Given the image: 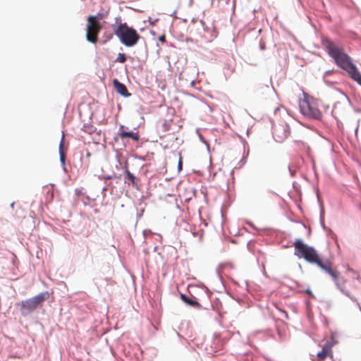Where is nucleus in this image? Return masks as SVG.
Segmentation results:
<instances>
[{"label":"nucleus","instance_id":"f257e3e1","mask_svg":"<svg viewBox=\"0 0 361 361\" xmlns=\"http://www.w3.org/2000/svg\"><path fill=\"white\" fill-rule=\"evenodd\" d=\"M322 43L335 63L345 71L350 78L361 86V74L350 57L344 51L343 47L328 39H324Z\"/></svg>","mask_w":361,"mask_h":361},{"label":"nucleus","instance_id":"f03ea898","mask_svg":"<svg viewBox=\"0 0 361 361\" xmlns=\"http://www.w3.org/2000/svg\"><path fill=\"white\" fill-rule=\"evenodd\" d=\"M294 255L299 259L303 258L307 262L317 264L319 268L329 274L336 281L339 272L332 267V263L329 259L322 261L317 250L305 244L301 239H296L293 243Z\"/></svg>","mask_w":361,"mask_h":361},{"label":"nucleus","instance_id":"7ed1b4c3","mask_svg":"<svg viewBox=\"0 0 361 361\" xmlns=\"http://www.w3.org/2000/svg\"><path fill=\"white\" fill-rule=\"evenodd\" d=\"M114 34L118 37L121 42L126 47H133L135 45L140 36L137 32L128 26L126 23H121L114 28Z\"/></svg>","mask_w":361,"mask_h":361},{"label":"nucleus","instance_id":"20e7f679","mask_svg":"<svg viewBox=\"0 0 361 361\" xmlns=\"http://www.w3.org/2000/svg\"><path fill=\"white\" fill-rule=\"evenodd\" d=\"M49 298V293L48 291L40 293L39 294L17 302L16 306L19 308L22 316L26 317L34 312L39 306Z\"/></svg>","mask_w":361,"mask_h":361},{"label":"nucleus","instance_id":"39448f33","mask_svg":"<svg viewBox=\"0 0 361 361\" xmlns=\"http://www.w3.org/2000/svg\"><path fill=\"white\" fill-rule=\"evenodd\" d=\"M100 14L97 16H89L87 18L86 39L88 42L96 44L98 40V35L102 28L99 22Z\"/></svg>","mask_w":361,"mask_h":361},{"label":"nucleus","instance_id":"423d86ee","mask_svg":"<svg viewBox=\"0 0 361 361\" xmlns=\"http://www.w3.org/2000/svg\"><path fill=\"white\" fill-rule=\"evenodd\" d=\"M300 109L301 113L307 117L319 119L322 116V113L312 97L305 95L303 99L300 101Z\"/></svg>","mask_w":361,"mask_h":361},{"label":"nucleus","instance_id":"0eeeda50","mask_svg":"<svg viewBox=\"0 0 361 361\" xmlns=\"http://www.w3.org/2000/svg\"><path fill=\"white\" fill-rule=\"evenodd\" d=\"M337 343L334 336L327 341L322 347V351L317 353V358L319 361H324L327 357H333L332 347Z\"/></svg>","mask_w":361,"mask_h":361},{"label":"nucleus","instance_id":"6e6552de","mask_svg":"<svg viewBox=\"0 0 361 361\" xmlns=\"http://www.w3.org/2000/svg\"><path fill=\"white\" fill-rule=\"evenodd\" d=\"M113 85L116 91L121 95L125 97H128L130 95L125 85L120 82L117 79H114L113 80Z\"/></svg>","mask_w":361,"mask_h":361},{"label":"nucleus","instance_id":"1a4fd4ad","mask_svg":"<svg viewBox=\"0 0 361 361\" xmlns=\"http://www.w3.org/2000/svg\"><path fill=\"white\" fill-rule=\"evenodd\" d=\"M123 126H121L120 128V133H119V136H120L121 139L124 140L126 137H129L135 141L139 140L140 135L137 132H133V131L127 132V131L123 130Z\"/></svg>","mask_w":361,"mask_h":361},{"label":"nucleus","instance_id":"9d476101","mask_svg":"<svg viewBox=\"0 0 361 361\" xmlns=\"http://www.w3.org/2000/svg\"><path fill=\"white\" fill-rule=\"evenodd\" d=\"M274 135L278 142H282L284 139L288 137L289 132L286 131L285 128H283L282 129L276 128L274 130Z\"/></svg>","mask_w":361,"mask_h":361},{"label":"nucleus","instance_id":"9b49d317","mask_svg":"<svg viewBox=\"0 0 361 361\" xmlns=\"http://www.w3.org/2000/svg\"><path fill=\"white\" fill-rule=\"evenodd\" d=\"M59 154H60V161L61 164L65 168V161H66V154L64 152V136L63 135L61 140L59 144Z\"/></svg>","mask_w":361,"mask_h":361},{"label":"nucleus","instance_id":"f8f14e48","mask_svg":"<svg viewBox=\"0 0 361 361\" xmlns=\"http://www.w3.org/2000/svg\"><path fill=\"white\" fill-rule=\"evenodd\" d=\"M180 298L183 301H184L186 304H188L190 306L197 307H200V304L198 302L193 300L192 299H190L184 294H181Z\"/></svg>","mask_w":361,"mask_h":361},{"label":"nucleus","instance_id":"ddd939ff","mask_svg":"<svg viewBox=\"0 0 361 361\" xmlns=\"http://www.w3.org/2000/svg\"><path fill=\"white\" fill-rule=\"evenodd\" d=\"M126 178L130 180L132 185L133 186H136L137 185V183L135 182V177L134 176V175L133 173H131L130 172V171L128 169H126Z\"/></svg>","mask_w":361,"mask_h":361},{"label":"nucleus","instance_id":"4468645a","mask_svg":"<svg viewBox=\"0 0 361 361\" xmlns=\"http://www.w3.org/2000/svg\"><path fill=\"white\" fill-rule=\"evenodd\" d=\"M82 130L88 134H92L94 132L95 128L91 124H85L82 127Z\"/></svg>","mask_w":361,"mask_h":361},{"label":"nucleus","instance_id":"2eb2a0df","mask_svg":"<svg viewBox=\"0 0 361 361\" xmlns=\"http://www.w3.org/2000/svg\"><path fill=\"white\" fill-rule=\"evenodd\" d=\"M126 61V56L123 53H119L117 59H116V62L119 63H125Z\"/></svg>","mask_w":361,"mask_h":361},{"label":"nucleus","instance_id":"dca6fc26","mask_svg":"<svg viewBox=\"0 0 361 361\" xmlns=\"http://www.w3.org/2000/svg\"><path fill=\"white\" fill-rule=\"evenodd\" d=\"M159 40L161 42H164L166 41V38L164 35H161L159 37Z\"/></svg>","mask_w":361,"mask_h":361},{"label":"nucleus","instance_id":"f3484780","mask_svg":"<svg viewBox=\"0 0 361 361\" xmlns=\"http://www.w3.org/2000/svg\"><path fill=\"white\" fill-rule=\"evenodd\" d=\"M163 127L166 131L169 130V126L166 123H164Z\"/></svg>","mask_w":361,"mask_h":361},{"label":"nucleus","instance_id":"a211bd4d","mask_svg":"<svg viewBox=\"0 0 361 361\" xmlns=\"http://www.w3.org/2000/svg\"><path fill=\"white\" fill-rule=\"evenodd\" d=\"M178 168H179V169H180V170L182 169V161H181V159H180V160H179V163H178Z\"/></svg>","mask_w":361,"mask_h":361},{"label":"nucleus","instance_id":"6ab92c4d","mask_svg":"<svg viewBox=\"0 0 361 361\" xmlns=\"http://www.w3.org/2000/svg\"><path fill=\"white\" fill-rule=\"evenodd\" d=\"M306 293H307V294L310 295L312 294V291H311L310 290H309V289L306 290Z\"/></svg>","mask_w":361,"mask_h":361},{"label":"nucleus","instance_id":"aec40b11","mask_svg":"<svg viewBox=\"0 0 361 361\" xmlns=\"http://www.w3.org/2000/svg\"><path fill=\"white\" fill-rule=\"evenodd\" d=\"M261 49H265V45H264V44H261Z\"/></svg>","mask_w":361,"mask_h":361}]
</instances>
